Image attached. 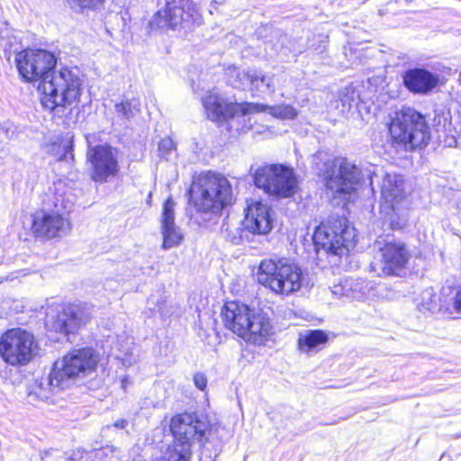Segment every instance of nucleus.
I'll return each instance as SVG.
<instances>
[{
	"label": "nucleus",
	"instance_id": "nucleus-24",
	"mask_svg": "<svg viewBox=\"0 0 461 461\" xmlns=\"http://www.w3.org/2000/svg\"><path fill=\"white\" fill-rule=\"evenodd\" d=\"M328 334L321 330H305L298 338V348L303 353H312L321 350L328 342Z\"/></svg>",
	"mask_w": 461,
	"mask_h": 461
},
{
	"label": "nucleus",
	"instance_id": "nucleus-25",
	"mask_svg": "<svg viewBox=\"0 0 461 461\" xmlns=\"http://www.w3.org/2000/svg\"><path fill=\"white\" fill-rule=\"evenodd\" d=\"M249 83V90L253 95L263 93H274L275 87L272 77L266 76L260 70H250V78Z\"/></svg>",
	"mask_w": 461,
	"mask_h": 461
},
{
	"label": "nucleus",
	"instance_id": "nucleus-38",
	"mask_svg": "<svg viewBox=\"0 0 461 461\" xmlns=\"http://www.w3.org/2000/svg\"><path fill=\"white\" fill-rule=\"evenodd\" d=\"M128 424V421L126 420H118L113 423V426L117 429H124Z\"/></svg>",
	"mask_w": 461,
	"mask_h": 461
},
{
	"label": "nucleus",
	"instance_id": "nucleus-42",
	"mask_svg": "<svg viewBox=\"0 0 461 461\" xmlns=\"http://www.w3.org/2000/svg\"><path fill=\"white\" fill-rule=\"evenodd\" d=\"M447 288H453L452 286H448Z\"/></svg>",
	"mask_w": 461,
	"mask_h": 461
},
{
	"label": "nucleus",
	"instance_id": "nucleus-40",
	"mask_svg": "<svg viewBox=\"0 0 461 461\" xmlns=\"http://www.w3.org/2000/svg\"><path fill=\"white\" fill-rule=\"evenodd\" d=\"M280 291V294H285V291H286V294H289L291 292H293L294 290L292 289H289V290H279Z\"/></svg>",
	"mask_w": 461,
	"mask_h": 461
},
{
	"label": "nucleus",
	"instance_id": "nucleus-36",
	"mask_svg": "<svg viewBox=\"0 0 461 461\" xmlns=\"http://www.w3.org/2000/svg\"><path fill=\"white\" fill-rule=\"evenodd\" d=\"M194 385L201 391H203L207 386V378L203 373H196L193 377Z\"/></svg>",
	"mask_w": 461,
	"mask_h": 461
},
{
	"label": "nucleus",
	"instance_id": "nucleus-29",
	"mask_svg": "<svg viewBox=\"0 0 461 461\" xmlns=\"http://www.w3.org/2000/svg\"><path fill=\"white\" fill-rule=\"evenodd\" d=\"M261 105L263 109L260 110V112L268 111L269 114L281 120H294L298 115V111L294 106L287 104L274 106ZM258 113H259V111Z\"/></svg>",
	"mask_w": 461,
	"mask_h": 461
},
{
	"label": "nucleus",
	"instance_id": "nucleus-37",
	"mask_svg": "<svg viewBox=\"0 0 461 461\" xmlns=\"http://www.w3.org/2000/svg\"><path fill=\"white\" fill-rule=\"evenodd\" d=\"M58 147V149H62L63 153L59 157V160H63L66 158L67 154L70 152L71 143L70 141H60L59 144L56 142L53 144V149Z\"/></svg>",
	"mask_w": 461,
	"mask_h": 461
},
{
	"label": "nucleus",
	"instance_id": "nucleus-15",
	"mask_svg": "<svg viewBox=\"0 0 461 461\" xmlns=\"http://www.w3.org/2000/svg\"><path fill=\"white\" fill-rule=\"evenodd\" d=\"M376 250L375 262L370 265V271L378 276L397 275L407 263L408 254L403 245L400 243L376 240L374 244Z\"/></svg>",
	"mask_w": 461,
	"mask_h": 461
},
{
	"label": "nucleus",
	"instance_id": "nucleus-18",
	"mask_svg": "<svg viewBox=\"0 0 461 461\" xmlns=\"http://www.w3.org/2000/svg\"><path fill=\"white\" fill-rule=\"evenodd\" d=\"M208 118L212 121L228 120L238 114L246 115L263 109L261 104L256 103H224L215 95H208L203 100Z\"/></svg>",
	"mask_w": 461,
	"mask_h": 461
},
{
	"label": "nucleus",
	"instance_id": "nucleus-16",
	"mask_svg": "<svg viewBox=\"0 0 461 461\" xmlns=\"http://www.w3.org/2000/svg\"><path fill=\"white\" fill-rule=\"evenodd\" d=\"M91 317V308L86 303H74L65 306L56 316L47 313L46 324L57 332L68 335L86 325Z\"/></svg>",
	"mask_w": 461,
	"mask_h": 461
},
{
	"label": "nucleus",
	"instance_id": "nucleus-3",
	"mask_svg": "<svg viewBox=\"0 0 461 461\" xmlns=\"http://www.w3.org/2000/svg\"><path fill=\"white\" fill-rule=\"evenodd\" d=\"M389 132L394 148L405 151L422 149L430 140V130L424 115L411 107H402L394 113Z\"/></svg>",
	"mask_w": 461,
	"mask_h": 461
},
{
	"label": "nucleus",
	"instance_id": "nucleus-2",
	"mask_svg": "<svg viewBox=\"0 0 461 461\" xmlns=\"http://www.w3.org/2000/svg\"><path fill=\"white\" fill-rule=\"evenodd\" d=\"M225 326L246 341L262 345L275 334L267 313L237 302H226L221 310Z\"/></svg>",
	"mask_w": 461,
	"mask_h": 461
},
{
	"label": "nucleus",
	"instance_id": "nucleus-21",
	"mask_svg": "<svg viewBox=\"0 0 461 461\" xmlns=\"http://www.w3.org/2000/svg\"><path fill=\"white\" fill-rule=\"evenodd\" d=\"M271 208L261 202L250 203L243 220L244 228L251 233L264 235L272 229Z\"/></svg>",
	"mask_w": 461,
	"mask_h": 461
},
{
	"label": "nucleus",
	"instance_id": "nucleus-27",
	"mask_svg": "<svg viewBox=\"0 0 461 461\" xmlns=\"http://www.w3.org/2000/svg\"><path fill=\"white\" fill-rule=\"evenodd\" d=\"M140 112V102L137 98L122 99L114 104L116 117L123 121H131Z\"/></svg>",
	"mask_w": 461,
	"mask_h": 461
},
{
	"label": "nucleus",
	"instance_id": "nucleus-30",
	"mask_svg": "<svg viewBox=\"0 0 461 461\" xmlns=\"http://www.w3.org/2000/svg\"><path fill=\"white\" fill-rule=\"evenodd\" d=\"M250 78V70H240L233 68L229 73V83L234 88L249 90V83Z\"/></svg>",
	"mask_w": 461,
	"mask_h": 461
},
{
	"label": "nucleus",
	"instance_id": "nucleus-7",
	"mask_svg": "<svg viewBox=\"0 0 461 461\" xmlns=\"http://www.w3.org/2000/svg\"><path fill=\"white\" fill-rule=\"evenodd\" d=\"M410 202L401 175L386 173L381 186L380 212L392 229L400 230L409 221Z\"/></svg>",
	"mask_w": 461,
	"mask_h": 461
},
{
	"label": "nucleus",
	"instance_id": "nucleus-4",
	"mask_svg": "<svg viewBox=\"0 0 461 461\" xmlns=\"http://www.w3.org/2000/svg\"><path fill=\"white\" fill-rule=\"evenodd\" d=\"M211 424L206 418H198L194 414L182 413L172 418L170 430L174 441L168 445L160 461H190L192 457V440L203 442Z\"/></svg>",
	"mask_w": 461,
	"mask_h": 461
},
{
	"label": "nucleus",
	"instance_id": "nucleus-14",
	"mask_svg": "<svg viewBox=\"0 0 461 461\" xmlns=\"http://www.w3.org/2000/svg\"><path fill=\"white\" fill-rule=\"evenodd\" d=\"M20 76L27 82H43L57 65L53 53L45 50L27 49L15 56Z\"/></svg>",
	"mask_w": 461,
	"mask_h": 461
},
{
	"label": "nucleus",
	"instance_id": "nucleus-9",
	"mask_svg": "<svg viewBox=\"0 0 461 461\" xmlns=\"http://www.w3.org/2000/svg\"><path fill=\"white\" fill-rule=\"evenodd\" d=\"M257 276L258 283L266 288H307L314 285L309 275L287 258H282L277 263L263 260Z\"/></svg>",
	"mask_w": 461,
	"mask_h": 461
},
{
	"label": "nucleus",
	"instance_id": "nucleus-32",
	"mask_svg": "<svg viewBox=\"0 0 461 461\" xmlns=\"http://www.w3.org/2000/svg\"><path fill=\"white\" fill-rule=\"evenodd\" d=\"M174 149L175 144L171 139H162L158 143V156L166 159H168V157Z\"/></svg>",
	"mask_w": 461,
	"mask_h": 461
},
{
	"label": "nucleus",
	"instance_id": "nucleus-19",
	"mask_svg": "<svg viewBox=\"0 0 461 461\" xmlns=\"http://www.w3.org/2000/svg\"><path fill=\"white\" fill-rule=\"evenodd\" d=\"M70 229V223L63 213L58 212H39L35 213L32 222L33 232L37 236L54 238L62 236Z\"/></svg>",
	"mask_w": 461,
	"mask_h": 461
},
{
	"label": "nucleus",
	"instance_id": "nucleus-35",
	"mask_svg": "<svg viewBox=\"0 0 461 461\" xmlns=\"http://www.w3.org/2000/svg\"><path fill=\"white\" fill-rule=\"evenodd\" d=\"M344 290H331L332 294L336 296H346V297H352L356 298L357 300H363V290L357 289V290H346L347 293H343Z\"/></svg>",
	"mask_w": 461,
	"mask_h": 461
},
{
	"label": "nucleus",
	"instance_id": "nucleus-22",
	"mask_svg": "<svg viewBox=\"0 0 461 461\" xmlns=\"http://www.w3.org/2000/svg\"><path fill=\"white\" fill-rule=\"evenodd\" d=\"M415 301L418 310L423 314L449 318V294H445L443 290H421Z\"/></svg>",
	"mask_w": 461,
	"mask_h": 461
},
{
	"label": "nucleus",
	"instance_id": "nucleus-8",
	"mask_svg": "<svg viewBox=\"0 0 461 461\" xmlns=\"http://www.w3.org/2000/svg\"><path fill=\"white\" fill-rule=\"evenodd\" d=\"M319 175L331 195L345 202L356 192L361 180V170L345 158L327 159Z\"/></svg>",
	"mask_w": 461,
	"mask_h": 461
},
{
	"label": "nucleus",
	"instance_id": "nucleus-5",
	"mask_svg": "<svg viewBox=\"0 0 461 461\" xmlns=\"http://www.w3.org/2000/svg\"><path fill=\"white\" fill-rule=\"evenodd\" d=\"M157 5L158 11L149 22V32H188L202 23V16L191 0H157Z\"/></svg>",
	"mask_w": 461,
	"mask_h": 461
},
{
	"label": "nucleus",
	"instance_id": "nucleus-28",
	"mask_svg": "<svg viewBox=\"0 0 461 461\" xmlns=\"http://www.w3.org/2000/svg\"><path fill=\"white\" fill-rule=\"evenodd\" d=\"M37 383L36 387L32 392L30 393V396H35L41 401H48L52 393L57 390L66 388V385L55 384V381L52 379V371L47 377H41Z\"/></svg>",
	"mask_w": 461,
	"mask_h": 461
},
{
	"label": "nucleus",
	"instance_id": "nucleus-6",
	"mask_svg": "<svg viewBox=\"0 0 461 461\" xmlns=\"http://www.w3.org/2000/svg\"><path fill=\"white\" fill-rule=\"evenodd\" d=\"M190 196L197 210L220 212L233 202V193L229 180L222 175L207 172L194 181Z\"/></svg>",
	"mask_w": 461,
	"mask_h": 461
},
{
	"label": "nucleus",
	"instance_id": "nucleus-12",
	"mask_svg": "<svg viewBox=\"0 0 461 461\" xmlns=\"http://www.w3.org/2000/svg\"><path fill=\"white\" fill-rule=\"evenodd\" d=\"M254 184L258 188L273 195L290 197L297 187V180L293 169L282 165H265L253 174Z\"/></svg>",
	"mask_w": 461,
	"mask_h": 461
},
{
	"label": "nucleus",
	"instance_id": "nucleus-23",
	"mask_svg": "<svg viewBox=\"0 0 461 461\" xmlns=\"http://www.w3.org/2000/svg\"><path fill=\"white\" fill-rule=\"evenodd\" d=\"M175 202L168 197L163 204L161 217V234L163 237L162 248L170 249L180 245L184 235L175 223Z\"/></svg>",
	"mask_w": 461,
	"mask_h": 461
},
{
	"label": "nucleus",
	"instance_id": "nucleus-1",
	"mask_svg": "<svg viewBox=\"0 0 461 461\" xmlns=\"http://www.w3.org/2000/svg\"><path fill=\"white\" fill-rule=\"evenodd\" d=\"M83 80L77 68H55L48 77L39 84L41 92V103L50 113L62 116L66 110L75 108L82 94Z\"/></svg>",
	"mask_w": 461,
	"mask_h": 461
},
{
	"label": "nucleus",
	"instance_id": "nucleus-17",
	"mask_svg": "<svg viewBox=\"0 0 461 461\" xmlns=\"http://www.w3.org/2000/svg\"><path fill=\"white\" fill-rule=\"evenodd\" d=\"M91 163V177L95 182L105 183L119 172L116 149L109 145H97L88 149Z\"/></svg>",
	"mask_w": 461,
	"mask_h": 461
},
{
	"label": "nucleus",
	"instance_id": "nucleus-13",
	"mask_svg": "<svg viewBox=\"0 0 461 461\" xmlns=\"http://www.w3.org/2000/svg\"><path fill=\"white\" fill-rule=\"evenodd\" d=\"M35 348L33 335L20 328L7 330L0 339V355L12 366L29 363L33 357Z\"/></svg>",
	"mask_w": 461,
	"mask_h": 461
},
{
	"label": "nucleus",
	"instance_id": "nucleus-34",
	"mask_svg": "<svg viewBox=\"0 0 461 461\" xmlns=\"http://www.w3.org/2000/svg\"><path fill=\"white\" fill-rule=\"evenodd\" d=\"M74 202L69 197H62L61 194H56L54 205L57 209L61 207L65 211L68 212L71 210Z\"/></svg>",
	"mask_w": 461,
	"mask_h": 461
},
{
	"label": "nucleus",
	"instance_id": "nucleus-11",
	"mask_svg": "<svg viewBox=\"0 0 461 461\" xmlns=\"http://www.w3.org/2000/svg\"><path fill=\"white\" fill-rule=\"evenodd\" d=\"M355 229L350 227L347 219L330 217L314 231L315 246L335 255L341 254L345 249L349 251L355 246Z\"/></svg>",
	"mask_w": 461,
	"mask_h": 461
},
{
	"label": "nucleus",
	"instance_id": "nucleus-26",
	"mask_svg": "<svg viewBox=\"0 0 461 461\" xmlns=\"http://www.w3.org/2000/svg\"><path fill=\"white\" fill-rule=\"evenodd\" d=\"M362 102L358 86L349 85L339 92V103L342 113H349L353 108H357Z\"/></svg>",
	"mask_w": 461,
	"mask_h": 461
},
{
	"label": "nucleus",
	"instance_id": "nucleus-31",
	"mask_svg": "<svg viewBox=\"0 0 461 461\" xmlns=\"http://www.w3.org/2000/svg\"><path fill=\"white\" fill-rule=\"evenodd\" d=\"M449 318L457 319L461 316V290H456L454 295L449 294Z\"/></svg>",
	"mask_w": 461,
	"mask_h": 461
},
{
	"label": "nucleus",
	"instance_id": "nucleus-33",
	"mask_svg": "<svg viewBox=\"0 0 461 461\" xmlns=\"http://www.w3.org/2000/svg\"><path fill=\"white\" fill-rule=\"evenodd\" d=\"M73 4L82 9H99L103 6L105 0H70Z\"/></svg>",
	"mask_w": 461,
	"mask_h": 461
},
{
	"label": "nucleus",
	"instance_id": "nucleus-20",
	"mask_svg": "<svg viewBox=\"0 0 461 461\" xmlns=\"http://www.w3.org/2000/svg\"><path fill=\"white\" fill-rule=\"evenodd\" d=\"M404 86L415 95H429L441 82L440 75L423 68H410L402 75Z\"/></svg>",
	"mask_w": 461,
	"mask_h": 461
},
{
	"label": "nucleus",
	"instance_id": "nucleus-41",
	"mask_svg": "<svg viewBox=\"0 0 461 461\" xmlns=\"http://www.w3.org/2000/svg\"><path fill=\"white\" fill-rule=\"evenodd\" d=\"M127 383H128L127 377H123L122 380V386L125 387Z\"/></svg>",
	"mask_w": 461,
	"mask_h": 461
},
{
	"label": "nucleus",
	"instance_id": "nucleus-10",
	"mask_svg": "<svg viewBox=\"0 0 461 461\" xmlns=\"http://www.w3.org/2000/svg\"><path fill=\"white\" fill-rule=\"evenodd\" d=\"M99 355L89 348L74 349L55 362L52 379L55 384L68 387L77 378L84 377L95 371Z\"/></svg>",
	"mask_w": 461,
	"mask_h": 461
},
{
	"label": "nucleus",
	"instance_id": "nucleus-39",
	"mask_svg": "<svg viewBox=\"0 0 461 461\" xmlns=\"http://www.w3.org/2000/svg\"><path fill=\"white\" fill-rule=\"evenodd\" d=\"M199 461H214L210 456H205V450H203L202 456Z\"/></svg>",
	"mask_w": 461,
	"mask_h": 461
}]
</instances>
